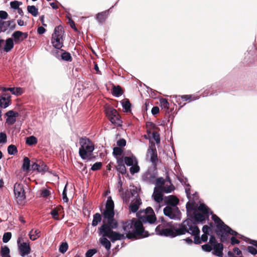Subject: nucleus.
<instances>
[{
	"label": "nucleus",
	"mask_w": 257,
	"mask_h": 257,
	"mask_svg": "<svg viewBox=\"0 0 257 257\" xmlns=\"http://www.w3.org/2000/svg\"><path fill=\"white\" fill-rule=\"evenodd\" d=\"M156 232L157 234L170 237H175L188 232L194 236V243L196 244H200L201 241L206 242L208 239V235L203 233L200 238L198 236L200 233L199 229L196 223L189 218L185 220L181 226H173L171 228L161 229V227L159 225L156 228Z\"/></svg>",
	"instance_id": "nucleus-1"
},
{
	"label": "nucleus",
	"mask_w": 257,
	"mask_h": 257,
	"mask_svg": "<svg viewBox=\"0 0 257 257\" xmlns=\"http://www.w3.org/2000/svg\"><path fill=\"white\" fill-rule=\"evenodd\" d=\"M122 228L129 238H144L149 236L148 231L144 230L142 222L136 218L122 223Z\"/></svg>",
	"instance_id": "nucleus-2"
},
{
	"label": "nucleus",
	"mask_w": 257,
	"mask_h": 257,
	"mask_svg": "<svg viewBox=\"0 0 257 257\" xmlns=\"http://www.w3.org/2000/svg\"><path fill=\"white\" fill-rule=\"evenodd\" d=\"M186 209L188 216L194 219L197 222L203 223L205 219L209 217V210L204 204H200L197 209L194 205L187 204Z\"/></svg>",
	"instance_id": "nucleus-3"
},
{
	"label": "nucleus",
	"mask_w": 257,
	"mask_h": 257,
	"mask_svg": "<svg viewBox=\"0 0 257 257\" xmlns=\"http://www.w3.org/2000/svg\"><path fill=\"white\" fill-rule=\"evenodd\" d=\"M212 219L216 224V232L217 234L220 236L221 241H226L229 235H239L237 232L232 230L229 226L225 224L216 215L212 214Z\"/></svg>",
	"instance_id": "nucleus-4"
},
{
	"label": "nucleus",
	"mask_w": 257,
	"mask_h": 257,
	"mask_svg": "<svg viewBox=\"0 0 257 257\" xmlns=\"http://www.w3.org/2000/svg\"><path fill=\"white\" fill-rule=\"evenodd\" d=\"M80 147L79 154L83 160H89L91 158L92 153L94 150L93 144L87 138H82L79 140Z\"/></svg>",
	"instance_id": "nucleus-5"
},
{
	"label": "nucleus",
	"mask_w": 257,
	"mask_h": 257,
	"mask_svg": "<svg viewBox=\"0 0 257 257\" xmlns=\"http://www.w3.org/2000/svg\"><path fill=\"white\" fill-rule=\"evenodd\" d=\"M130 195H131L132 197L134 199L132 200V203L129 208L131 212L135 213L139 209L140 206L142 204V201L137 191L135 189L131 190L130 192H127L124 195L120 194L123 201L125 202L129 201L128 197H130Z\"/></svg>",
	"instance_id": "nucleus-6"
},
{
	"label": "nucleus",
	"mask_w": 257,
	"mask_h": 257,
	"mask_svg": "<svg viewBox=\"0 0 257 257\" xmlns=\"http://www.w3.org/2000/svg\"><path fill=\"white\" fill-rule=\"evenodd\" d=\"M99 231L102 236L108 237L112 242L121 240L124 237L123 234L112 231L110 227L106 224L102 225L99 228Z\"/></svg>",
	"instance_id": "nucleus-7"
},
{
	"label": "nucleus",
	"mask_w": 257,
	"mask_h": 257,
	"mask_svg": "<svg viewBox=\"0 0 257 257\" xmlns=\"http://www.w3.org/2000/svg\"><path fill=\"white\" fill-rule=\"evenodd\" d=\"M64 34L63 28L62 26L56 27L52 36L51 43L53 46L60 49L63 46V36Z\"/></svg>",
	"instance_id": "nucleus-8"
},
{
	"label": "nucleus",
	"mask_w": 257,
	"mask_h": 257,
	"mask_svg": "<svg viewBox=\"0 0 257 257\" xmlns=\"http://www.w3.org/2000/svg\"><path fill=\"white\" fill-rule=\"evenodd\" d=\"M164 214L172 219H179L180 211L177 206L167 205L163 209Z\"/></svg>",
	"instance_id": "nucleus-9"
},
{
	"label": "nucleus",
	"mask_w": 257,
	"mask_h": 257,
	"mask_svg": "<svg viewBox=\"0 0 257 257\" xmlns=\"http://www.w3.org/2000/svg\"><path fill=\"white\" fill-rule=\"evenodd\" d=\"M106 113L111 123L116 125H121V120L116 110L112 107H108L106 109Z\"/></svg>",
	"instance_id": "nucleus-10"
},
{
	"label": "nucleus",
	"mask_w": 257,
	"mask_h": 257,
	"mask_svg": "<svg viewBox=\"0 0 257 257\" xmlns=\"http://www.w3.org/2000/svg\"><path fill=\"white\" fill-rule=\"evenodd\" d=\"M22 237L20 236L17 240V243L18 246V250L20 254L22 257H25L28 255L31 252V247L30 244L27 242H22Z\"/></svg>",
	"instance_id": "nucleus-11"
},
{
	"label": "nucleus",
	"mask_w": 257,
	"mask_h": 257,
	"mask_svg": "<svg viewBox=\"0 0 257 257\" xmlns=\"http://www.w3.org/2000/svg\"><path fill=\"white\" fill-rule=\"evenodd\" d=\"M16 27L14 20L4 21L0 20V33L10 32L13 31Z\"/></svg>",
	"instance_id": "nucleus-12"
},
{
	"label": "nucleus",
	"mask_w": 257,
	"mask_h": 257,
	"mask_svg": "<svg viewBox=\"0 0 257 257\" xmlns=\"http://www.w3.org/2000/svg\"><path fill=\"white\" fill-rule=\"evenodd\" d=\"M141 218L143 221L150 223H153L156 220L153 210L151 207H148L146 209L144 215L141 217Z\"/></svg>",
	"instance_id": "nucleus-13"
},
{
	"label": "nucleus",
	"mask_w": 257,
	"mask_h": 257,
	"mask_svg": "<svg viewBox=\"0 0 257 257\" xmlns=\"http://www.w3.org/2000/svg\"><path fill=\"white\" fill-rule=\"evenodd\" d=\"M163 190V187H155L154 188L153 197L154 198V199L156 201L157 204V206L156 207V210H158L160 209V203L162 202L163 199L162 193L164 192Z\"/></svg>",
	"instance_id": "nucleus-14"
},
{
	"label": "nucleus",
	"mask_w": 257,
	"mask_h": 257,
	"mask_svg": "<svg viewBox=\"0 0 257 257\" xmlns=\"http://www.w3.org/2000/svg\"><path fill=\"white\" fill-rule=\"evenodd\" d=\"M14 193L15 197L19 200H23L25 198V192L23 186L19 183H16L14 185Z\"/></svg>",
	"instance_id": "nucleus-15"
},
{
	"label": "nucleus",
	"mask_w": 257,
	"mask_h": 257,
	"mask_svg": "<svg viewBox=\"0 0 257 257\" xmlns=\"http://www.w3.org/2000/svg\"><path fill=\"white\" fill-rule=\"evenodd\" d=\"M28 34L27 33H24L20 31H17L13 33L12 37L14 38V42L15 43H20L25 39L28 38Z\"/></svg>",
	"instance_id": "nucleus-16"
},
{
	"label": "nucleus",
	"mask_w": 257,
	"mask_h": 257,
	"mask_svg": "<svg viewBox=\"0 0 257 257\" xmlns=\"http://www.w3.org/2000/svg\"><path fill=\"white\" fill-rule=\"evenodd\" d=\"M157 174L156 172L148 171L143 176V180L148 183L155 184L156 181Z\"/></svg>",
	"instance_id": "nucleus-17"
},
{
	"label": "nucleus",
	"mask_w": 257,
	"mask_h": 257,
	"mask_svg": "<svg viewBox=\"0 0 257 257\" xmlns=\"http://www.w3.org/2000/svg\"><path fill=\"white\" fill-rule=\"evenodd\" d=\"M11 102V96L9 94L4 93L0 95V106L6 108L9 106Z\"/></svg>",
	"instance_id": "nucleus-18"
},
{
	"label": "nucleus",
	"mask_w": 257,
	"mask_h": 257,
	"mask_svg": "<svg viewBox=\"0 0 257 257\" xmlns=\"http://www.w3.org/2000/svg\"><path fill=\"white\" fill-rule=\"evenodd\" d=\"M6 114L7 116L6 122L10 124H14L16 121V117L19 116L18 112L13 110L8 111Z\"/></svg>",
	"instance_id": "nucleus-19"
},
{
	"label": "nucleus",
	"mask_w": 257,
	"mask_h": 257,
	"mask_svg": "<svg viewBox=\"0 0 257 257\" xmlns=\"http://www.w3.org/2000/svg\"><path fill=\"white\" fill-rule=\"evenodd\" d=\"M148 156L150 157L151 161L153 164H155L158 161L157 150L155 148H150L148 150Z\"/></svg>",
	"instance_id": "nucleus-20"
},
{
	"label": "nucleus",
	"mask_w": 257,
	"mask_h": 257,
	"mask_svg": "<svg viewBox=\"0 0 257 257\" xmlns=\"http://www.w3.org/2000/svg\"><path fill=\"white\" fill-rule=\"evenodd\" d=\"M165 202L167 205L177 206L179 199L174 196L170 195L165 198Z\"/></svg>",
	"instance_id": "nucleus-21"
},
{
	"label": "nucleus",
	"mask_w": 257,
	"mask_h": 257,
	"mask_svg": "<svg viewBox=\"0 0 257 257\" xmlns=\"http://www.w3.org/2000/svg\"><path fill=\"white\" fill-rule=\"evenodd\" d=\"M14 43L12 38L7 39L5 41V44L4 47V51L6 52H10L14 47Z\"/></svg>",
	"instance_id": "nucleus-22"
},
{
	"label": "nucleus",
	"mask_w": 257,
	"mask_h": 257,
	"mask_svg": "<svg viewBox=\"0 0 257 257\" xmlns=\"http://www.w3.org/2000/svg\"><path fill=\"white\" fill-rule=\"evenodd\" d=\"M223 246L222 243H218L214 245L213 253L217 256L222 257Z\"/></svg>",
	"instance_id": "nucleus-23"
},
{
	"label": "nucleus",
	"mask_w": 257,
	"mask_h": 257,
	"mask_svg": "<svg viewBox=\"0 0 257 257\" xmlns=\"http://www.w3.org/2000/svg\"><path fill=\"white\" fill-rule=\"evenodd\" d=\"M124 162L128 166H131L135 163H138L136 158L134 156L124 157Z\"/></svg>",
	"instance_id": "nucleus-24"
},
{
	"label": "nucleus",
	"mask_w": 257,
	"mask_h": 257,
	"mask_svg": "<svg viewBox=\"0 0 257 257\" xmlns=\"http://www.w3.org/2000/svg\"><path fill=\"white\" fill-rule=\"evenodd\" d=\"M40 231L39 229H32L29 232L30 238L32 240H35L40 236Z\"/></svg>",
	"instance_id": "nucleus-25"
},
{
	"label": "nucleus",
	"mask_w": 257,
	"mask_h": 257,
	"mask_svg": "<svg viewBox=\"0 0 257 257\" xmlns=\"http://www.w3.org/2000/svg\"><path fill=\"white\" fill-rule=\"evenodd\" d=\"M174 97L177 99V100H180V98L185 101H187V100L191 101V100H194L198 99V98L197 97H195L193 95H182L181 96H175Z\"/></svg>",
	"instance_id": "nucleus-26"
},
{
	"label": "nucleus",
	"mask_w": 257,
	"mask_h": 257,
	"mask_svg": "<svg viewBox=\"0 0 257 257\" xmlns=\"http://www.w3.org/2000/svg\"><path fill=\"white\" fill-rule=\"evenodd\" d=\"M112 94L115 97H119L122 94V90L120 86H113L112 90Z\"/></svg>",
	"instance_id": "nucleus-27"
},
{
	"label": "nucleus",
	"mask_w": 257,
	"mask_h": 257,
	"mask_svg": "<svg viewBox=\"0 0 257 257\" xmlns=\"http://www.w3.org/2000/svg\"><path fill=\"white\" fill-rule=\"evenodd\" d=\"M106 237V236H102V237L100 238V241L101 244L104 246L107 250H109L111 247V243Z\"/></svg>",
	"instance_id": "nucleus-28"
},
{
	"label": "nucleus",
	"mask_w": 257,
	"mask_h": 257,
	"mask_svg": "<svg viewBox=\"0 0 257 257\" xmlns=\"http://www.w3.org/2000/svg\"><path fill=\"white\" fill-rule=\"evenodd\" d=\"M105 218L108 219H113L114 215V210L105 209L103 213Z\"/></svg>",
	"instance_id": "nucleus-29"
},
{
	"label": "nucleus",
	"mask_w": 257,
	"mask_h": 257,
	"mask_svg": "<svg viewBox=\"0 0 257 257\" xmlns=\"http://www.w3.org/2000/svg\"><path fill=\"white\" fill-rule=\"evenodd\" d=\"M27 10L34 17H36L38 15V9L35 6H28Z\"/></svg>",
	"instance_id": "nucleus-30"
},
{
	"label": "nucleus",
	"mask_w": 257,
	"mask_h": 257,
	"mask_svg": "<svg viewBox=\"0 0 257 257\" xmlns=\"http://www.w3.org/2000/svg\"><path fill=\"white\" fill-rule=\"evenodd\" d=\"M9 91H11L12 94L16 95H19L22 94L23 90L20 87H9Z\"/></svg>",
	"instance_id": "nucleus-31"
},
{
	"label": "nucleus",
	"mask_w": 257,
	"mask_h": 257,
	"mask_svg": "<svg viewBox=\"0 0 257 257\" xmlns=\"http://www.w3.org/2000/svg\"><path fill=\"white\" fill-rule=\"evenodd\" d=\"M101 220V216L100 214L96 213L93 216V219L92 222V225L93 226H96L99 222Z\"/></svg>",
	"instance_id": "nucleus-32"
},
{
	"label": "nucleus",
	"mask_w": 257,
	"mask_h": 257,
	"mask_svg": "<svg viewBox=\"0 0 257 257\" xmlns=\"http://www.w3.org/2000/svg\"><path fill=\"white\" fill-rule=\"evenodd\" d=\"M30 165V161L28 157H25L23 161V169L24 171H28L29 170Z\"/></svg>",
	"instance_id": "nucleus-33"
},
{
	"label": "nucleus",
	"mask_w": 257,
	"mask_h": 257,
	"mask_svg": "<svg viewBox=\"0 0 257 257\" xmlns=\"http://www.w3.org/2000/svg\"><path fill=\"white\" fill-rule=\"evenodd\" d=\"M10 250L8 247L4 246L2 248L1 256L2 257H11L10 255Z\"/></svg>",
	"instance_id": "nucleus-34"
},
{
	"label": "nucleus",
	"mask_w": 257,
	"mask_h": 257,
	"mask_svg": "<svg viewBox=\"0 0 257 257\" xmlns=\"http://www.w3.org/2000/svg\"><path fill=\"white\" fill-rule=\"evenodd\" d=\"M163 191L164 192L168 193L171 192L174 189V186L171 184V183L169 182V185H168L167 184H165L163 186Z\"/></svg>",
	"instance_id": "nucleus-35"
},
{
	"label": "nucleus",
	"mask_w": 257,
	"mask_h": 257,
	"mask_svg": "<svg viewBox=\"0 0 257 257\" xmlns=\"http://www.w3.org/2000/svg\"><path fill=\"white\" fill-rule=\"evenodd\" d=\"M40 193L41 197L44 198H47L51 194V192L49 190L46 188H42L40 190Z\"/></svg>",
	"instance_id": "nucleus-36"
},
{
	"label": "nucleus",
	"mask_w": 257,
	"mask_h": 257,
	"mask_svg": "<svg viewBox=\"0 0 257 257\" xmlns=\"http://www.w3.org/2000/svg\"><path fill=\"white\" fill-rule=\"evenodd\" d=\"M37 143V139L34 136H31L27 138L26 144L31 146L36 144Z\"/></svg>",
	"instance_id": "nucleus-37"
},
{
	"label": "nucleus",
	"mask_w": 257,
	"mask_h": 257,
	"mask_svg": "<svg viewBox=\"0 0 257 257\" xmlns=\"http://www.w3.org/2000/svg\"><path fill=\"white\" fill-rule=\"evenodd\" d=\"M17 152V149L15 145H11L8 148V152L10 155H15Z\"/></svg>",
	"instance_id": "nucleus-38"
},
{
	"label": "nucleus",
	"mask_w": 257,
	"mask_h": 257,
	"mask_svg": "<svg viewBox=\"0 0 257 257\" xmlns=\"http://www.w3.org/2000/svg\"><path fill=\"white\" fill-rule=\"evenodd\" d=\"M121 104L123 109H124L125 111H128L131 108V103L128 100H123L121 102Z\"/></svg>",
	"instance_id": "nucleus-39"
},
{
	"label": "nucleus",
	"mask_w": 257,
	"mask_h": 257,
	"mask_svg": "<svg viewBox=\"0 0 257 257\" xmlns=\"http://www.w3.org/2000/svg\"><path fill=\"white\" fill-rule=\"evenodd\" d=\"M106 209L114 210V203L110 197L107 200Z\"/></svg>",
	"instance_id": "nucleus-40"
},
{
	"label": "nucleus",
	"mask_w": 257,
	"mask_h": 257,
	"mask_svg": "<svg viewBox=\"0 0 257 257\" xmlns=\"http://www.w3.org/2000/svg\"><path fill=\"white\" fill-rule=\"evenodd\" d=\"M68 245L67 242H62V244L60 245L59 250L60 252L64 253L68 249Z\"/></svg>",
	"instance_id": "nucleus-41"
},
{
	"label": "nucleus",
	"mask_w": 257,
	"mask_h": 257,
	"mask_svg": "<svg viewBox=\"0 0 257 257\" xmlns=\"http://www.w3.org/2000/svg\"><path fill=\"white\" fill-rule=\"evenodd\" d=\"M61 58L66 61H71L72 57L70 53L68 52H63L61 54Z\"/></svg>",
	"instance_id": "nucleus-42"
},
{
	"label": "nucleus",
	"mask_w": 257,
	"mask_h": 257,
	"mask_svg": "<svg viewBox=\"0 0 257 257\" xmlns=\"http://www.w3.org/2000/svg\"><path fill=\"white\" fill-rule=\"evenodd\" d=\"M140 170V167L138 165V163H135L130 168V172L132 174L138 173Z\"/></svg>",
	"instance_id": "nucleus-43"
},
{
	"label": "nucleus",
	"mask_w": 257,
	"mask_h": 257,
	"mask_svg": "<svg viewBox=\"0 0 257 257\" xmlns=\"http://www.w3.org/2000/svg\"><path fill=\"white\" fill-rule=\"evenodd\" d=\"M155 183L156 184V187H163V186L165 184V180L162 177L158 178L157 179L156 178Z\"/></svg>",
	"instance_id": "nucleus-44"
},
{
	"label": "nucleus",
	"mask_w": 257,
	"mask_h": 257,
	"mask_svg": "<svg viewBox=\"0 0 257 257\" xmlns=\"http://www.w3.org/2000/svg\"><path fill=\"white\" fill-rule=\"evenodd\" d=\"M106 12H101L97 14L96 19L100 23L103 22L106 18Z\"/></svg>",
	"instance_id": "nucleus-45"
},
{
	"label": "nucleus",
	"mask_w": 257,
	"mask_h": 257,
	"mask_svg": "<svg viewBox=\"0 0 257 257\" xmlns=\"http://www.w3.org/2000/svg\"><path fill=\"white\" fill-rule=\"evenodd\" d=\"M38 165L39 172H45L47 170V166L43 162H40Z\"/></svg>",
	"instance_id": "nucleus-46"
},
{
	"label": "nucleus",
	"mask_w": 257,
	"mask_h": 257,
	"mask_svg": "<svg viewBox=\"0 0 257 257\" xmlns=\"http://www.w3.org/2000/svg\"><path fill=\"white\" fill-rule=\"evenodd\" d=\"M12 237V234L11 232H8L4 233L3 237V241L5 243L8 242Z\"/></svg>",
	"instance_id": "nucleus-47"
},
{
	"label": "nucleus",
	"mask_w": 257,
	"mask_h": 257,
	"mask_svg": "<svg viewBox=\"0 0 257 257\" xmlns=\"http://www.w3.org/2000/svg\"><path fill=\"white\" fill-rule=\"evenodd\" d=\"M117 170L122 174L126 173V168L125 166L122 164L119 163L117 166Z\"/></svg>",
	"instance_id": "nucleus-48"
},
{
	"label": "nucleus",
	"mask_w": 257,
	"mask_h": 257,
	"mask_svg": "<svg viewBox=\"0 0 257 257\" xmlns=\"http://www.w3.org/2000/svg\"><path fill=\"white\" fill-rule=\"evenodd\" d=\"M60 209L54 208L51 212V214L53 216V218L56 220H58V211Z\"/></svg>",
	"instance_id": "nucleus-49"
},
{
	"label": "nucleus",
	"mask_w": 257,
	"mask_h": 257,
	"mask_svg": "<svg viewBox=\"0 0 257 257\" xmlns=\"http://www.w3.org/2000/svg\"><path fill=\"white\" fill-rule=\"evenodd\" d=\"M107 222L111 229L117 227V222L113 218L107 220Z\"/></svg>",
	"instance_id": "nucleus-50"
},
{
	"label": "nucleus",
	"mask_w": 257,
	"mask_h": 257,
	"mask_svg": "<svg viewBox=\"0 0 257 257\" xmlns=\"http://www.w3.org/2000/svg\"><path fill=\"white\" fill-rule=\"evenodd\" d=\"M21 4V3L17 1H14L10 3V6L11 8L14 9H18V8H19V6Z\"/></svg>",
	"instance_id": "nucleus-51"
},
{
	"label": "nucleus",
	"mask_w": 257,
	"mask_h": 257,
	"mask_svg": "<svg viewBox=\"0 0 257 257\" xmlns=\"http://www.w3.org/2000/svg\"><path fill=\"white\" fill-rule=\"evenodd\" d=\"M161 106L164 108L168 109L169 107V104L166 99H162L160 101Z\"/></svg>",
	"instance_id": "nucleus-52"
},
{
	"label": "nucleus",
	"mask_w": 257,
	"mask_h": 257,
	"mask_svg": "<svg viewBox=\"0 0 257 257\" xmlns=\"http://www.w3.org/2000/svg\"><path fill=\"white\" fill-rule=\"evenodd\" d=\"M102 166V164L100 162H96L91 167V170L92 171H96L101 168Z\"/></svg>",
	"instance_id": "nucleus-53"
},
{
	"label": "nucleus",
	"mask_w": 257,
	"mask_h": 257,
	"mask_svg": "<svg viewBox=\"0 0 257 257\" xmlns=\"http://www.w3.org/2000/svg\"><path fill=\"white\" fill-rule=\"evenodd\" d=\"M122 152V149L119 147H115L113 150V154L115 156L120 155Z\"/></svg>",
	"instance_id": "nucleus-54"
},
{
	"label": "nucleus",
	"mask_w": 257,
	"mask_h": 257,
	"mask_svg": "<svg viewBox=\"0 0 257 257\" xmlns=\"http://www.w3.org/2000/svg\"><path fill=\"white\" fill-rule=\"evenodd\" d=\"M152 137L157 144L160 143V136L157 132L154 131L153 132Z\"/></svg>",
	"instance_id": "nucleus-55"
},
{
	"label": "nucleus",
	"mask_w": 257,
	"mask_h": 257,
	"mask_svg": "<svg viewBox=\"0 0 257 257\" xmlns=\"http://www.w3.org/2000/svg\"><path fill=\"white\" fill-rule=\"evenodd\" d=\"M7 142V136L3 133H0V144H4Z\"/></svg>",
	"instance_id": "nucleus-56"
},
{
	"label": "nucleus",
	"mask_w": 257,
	"mask_h": 257,
	"mask_svg": "<svg viewBox=\"0 0 257 257\" xmlns=\"http://www.w3.org/2000/svg\"><path fill=\"white\" fill-rule=\"evenodd\" d=\"M96 251L95 249H89L85 254L86 257H92L95 253Z\"/></svg>",
	"instance_id": "nucleus-57"
},
{
	"label": "nucleus",
	"mask_w": 257,
	"mask_h": 257,
	"mask_svg": "<svg viewBox=\"0 0 257 257\" xmlns=\"http://www.w3.org/2000/svg\"><path fill=\"white\" fill-rule=\"evenodd\" d=\"M66 187L67 185H65L63 193H62V196H63V200L64 202H67L68 201V199L67 197V194H66Z\"/></svg>",
	"instance_id": "nucleus-58"
},
{
	"label": "nucleus",
	"mask_w": 257,
	"mask_h": 257,
	"mask_svg": "<svg viewBox=\"0 0 257 257\" xmlns=\"http://www.w3.org/2000/svg\"><path fill=\"white\" fill-rule=\"evenodd\" d=\"M247 250L252 254L255 255L257 253V250L253 246H249L247 248Z\"/></svg>",
	"instance_id": "nucleus-59"
},
{
	"label": "nucleus",
	"mask_w": 257,
	"mask_h": 257,
	"mask_svg": "<svg viewBox=\"0 0 257 257\" xmlns=\"http://www.w3.org/2000/svg\"><path fill=\"white\" fill-rule=\"evenodd\" d=\"M202 249L205 251H210L212 250V247L208 244H205L202 246Z\"/></svg>",
	"instance_id": "nucleus-60"
},
{
	"label": "nucleus",
	"mask_w": 257,
	"mask_h": 257,
	"mask_svg": "<svg viewBox=\"0 0 257 257\" xmlns=\"http://www.w3.org/2000/svg\"><path fill=\"white\" fill-rule=\"evenodd\" d=\"M8 17V14L6 11H0V18L1 19L5 20V19H7Z\"/></svg>",
	"instance_id": "nucleus-61"
},
{
	"label": "nucleus",
	"mask_w": 257,
	"mask_h": 257,
	"mask_svg": "<svg viewBox=\"0 0 257 257\" xmlns=\"http://www.w3.org/2000/svg\"><path fill=\"white\" fill-rule=\"evenodd\" d=\"M117 145L120 147H124L126 145V142L124 139H121L117 142Z\"/></svg>",
	"instance_id": "nucleus-62"
},
{
	"label": "nucleus",
	"mask_w": 257,
	"mask_h": 257,
	"mask_svg": "<svg viewBox=\"0 0 257 257\" xmlns=\"http://www.w3.org/2000/svg\"><path fill=\"white\" fill-rule=\"evenodd\" d=\"M210 231V228L207 225L203 226L202 228V231L203 233L209 234V231Z\"/></svg>",
	"instance_id": "nucleus-63"
},
{
	"label": "nucleus",
	"mask_w": 257,
	"mask_h": 257,
	"mask_svg": "<svg viewBox=\"0 0 257 257\" xmlns=\"http://www.w3.org/2000/svg\"><path fill=\"white\" fill-rule=\"evenodd\" d=\"M152 113L153 114V115H155V114H157L159 113V108L157 106H154L152 109Z\"/></svg>",
	"instance_id": "nucleus-64"
}]
</instances>
